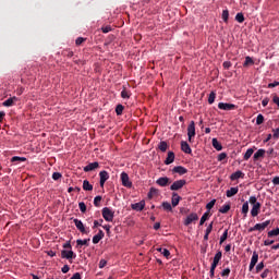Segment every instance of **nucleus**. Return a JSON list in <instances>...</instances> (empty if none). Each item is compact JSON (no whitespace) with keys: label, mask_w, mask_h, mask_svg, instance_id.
<instances>
[{"label":"nucleus","mask_w":279,"mask_h":279,"mask_svg":"<svg viewBox=\"0 0 279 279\" xmlns=\"http://www.w3.org/2000/svg\"><path fill=\"white\" fill-rule=\"evenodd\" d=\"M248 204H251V217H258L260 215V208L262 204L258 202V198L256 196H250Z\"/></svg>","instance_id":"obj_1"},{"label":"nucleus","mask_w":279,"mask_h":279,"mask_svg":"<svg viewBox=\"0 0 279 279\" xmlns=\"http://www.w3.org/2000/svg\"><path fill=\"white\" fill-rule=\"evenodd\" d=\"M102 217L105 221H114V211L110 207L102 208Z\"/></svg>","instance_id":"obj_2"},{"label":"nucleus","mask_w":279,"mask_h":279,"mask_svg":"<svg viewBox=\"0 0 279 279\" xmlns=\"http://www.w3.org/2000/svg\"><path fill=\"white\" fill-rule=\"evenodd\" d=\"M269 223H271V220H266L265 222L262 223H256L254 227L248 229V232H263V230H265Z\"/></svg>","instance_id":"obj_3"},{"label":"nucleus","mask_w":279,"mask_h":279,"mask_svg":"<svg viewBox=\"0 0 279 279\" xmlns=\"http://www.w3.org/2000/svg\"><path fill=\"white\" fill-rule=\"evenodd\" d=\"M121 182L126 189H132V181H130V175L126 172L121 173Z\"/></svg>","instance_id":"obj_4"},{"label":"nucleus","mask_w":279,"mask_h":279,"mask_svg":"<svg viewBox=\"0 0 279 279\" xmlns=\"http://www.w3.org/2000/svg\"><path fill=\"white\" fill-rule=\"evenodd\" d=\"M195 136V121H191L187 126V137L189 142L193 141V137Z\"/></svg>","instance_id":"obj_5"},{"label":"nucleus","mask_w":279,"mask_h":279,"mask_svg":"<svg viewBox=\"0 0 279 279\" xmlns=\"http://www.w3.org/2000/svg\"><path fill=\"white\" fill-rule=\"evenodd\" d=\"M199 219V216H197V214L192 213L190 214L185 219H184V226H191V223H193V221H197Z\"/></svg>","instance_id":"obj_6"},{"label":"nucleus","mask_w":279,"mask_h":279,"mask_svg":"<svg viewBox=\"0 0 279 279\" xmlns=\"http://www.w3.org/2000/svg\"><path fill=\"white\" fill-rule=\"evenodd\" d=\"M99 178H100V186H101V189H104V185L110 179V174H108V171L102 170L99 172Z\"/></svg>","instance_id":"obj_7"},{"label":"nucleus","mask_w":279,"mask_h":279,"mask_svg":"<svg viewBox=\"0 0 279 279\" xmlns=\"http://www.w3.org/2000/svg\"><path fill=\"white\" fill-rule=\"evenodd\" d=\"M186 184V180H178L170 186L171 191H180Z\"/></svg>","instance_id":"obj_8"},{"label":"nucleus","mask_w":279,"mask_h":279,"mask_svg":"<svg viewBox=\"0 0 279 279\" xmlns=\"http://www.w3.org/2000/svg\"><path fill=\"white\" fill-rule=\"evenodd\" d=\"M256 263H258V253L254 251L248 266V271H252L254 267H256Z\"/></svg>","instance_id":"obj_9"},{"label":"nucleus","mask_w":279,"mask_h":279,"mask_svg":"<svg viewBox=\"0 0 279 279\" xmlns=\"http://www.w3.org/2000/svg\"><path fill=\"white\" fill-rule=\"evenodd\" d=\"M218 108L219 110H234L236 106L234 104L219 102Z\"/></svg>","instance_id":"obj_10"},{"label":"nucleus","mask_w":279,"mask_h":279,"mask_svg":"<svg viewBox=\"0 0 279 279\" xmlns=\"http://www.w3.org/2000/svg\"><path fill=\"white\" fill-rule=\"evenodd\" d=\"M95 169H99V162H97V161L85 166L83 168V171H85V173H88V171H95Z\"/></svg>","instance_id":"obj_11"},{"label":"nucleus","mask_w":279,"mask_h":279,"mask_svg":"<svg viewBox=\"0 0 279 279\" xmlns=\"http://www.w3.org/2000/svg\"><path fill=\"white\" fill-rule=\"evenodd\" d=\"M74 225L77 228V230H80V232H82L83 234H86V228L84 227V222H82V220L74 219Z\"/></svg>","instance_id":"obj_12"},{"label":"nucleus","mask_w":279,"mask_h":279,"mask_svg":"<svg viewBox=\"0 0 279 279\" xmlns=\"http://www.w3.org/2000/svg\"><path fill=\"white\" fill-rule=\"evenodd\" d=\"M16 101H19V98H16V96H14V97L7 99L4 102H2V106H4L5 108H10L11 106H14V104H16Z\"/></svg>","instance_id":"obj_13"},{"label":"nucleus","mask_w":279,"mask_h":279,"mask_svg":"<svg viewBox=\"0 0 279 279\" xmlns=\"http://www.w3.org/2000/svg\"><path fill=\"white\" fill-rule=\"evenodd\" d=\"M131 208L133 210H137V213H141V210H143V208H145V201H141L140 203L132 204Z\"/></svg>","instance_id":"obj_14"},{"label":"nucleus","mask_w":279,"mask_h":279,"mask_svg":"<svg viewBox=\"0 0 279 279\" xmlns=\"http://www.w3.org/2000/svg\"><path fill=\"white\" fill-rule=\"evenodd\" d=\"M241 178H245V173H243V171L241 170H238L235 172H233L231 175H230V180L234 181V180H239Z\"/></svg>","instance_id":"obj_15"},{"label":"nucleus","mask_w":279,"mask_h":279,"mask_svg":"<svg viewBox=\"0 0 279 279\" xmlns=\"http://www.w3.org/2000/svg\"><path fill=\"white\" fill-rule=\"evenodd\" d=\"M189 170L182 166H177L172 169L173 173H179V175H184V173H187Z\"/></svg>","instance_id":"obj_16"},{"label":"nucleus","mask_w":279,"mask_h":279,"mask_svg":"<svg viewBox=\"0 0 279 279\" xmlns=\"http://www.w3.org/2000/svg\"><path fill=\"white\" fill-rule=\"evenodd\" d=\"M175 160V154L173 151H169L168 156L165 160V165H171Z\"/></svg>","instance_id":"obj_17"},{"label":"nucleus","mask_w":279,"mask_h":279,"mask_svg":"<svg viewBox=\"0 0 279 279\" xmlns=\"http://www.w3.org/2000/svg\"><path fill=\"white\" fill-rule=\"evenodd\" d=\"M181 149L184 151V154H192L193 150L191 149V146L186 142H181Z\"/></svg>","instance_id":"obj_18"},{"label":"nucleus","mask_w":279,"mask_h":279,"mask_svg":"<svg viewBox=\"0 0 279 279\" xmlns=\"http://www.w3.org/2000/svg\"><path fill=\"white\" fill-rule=\"evenodd\" d=\"M181 199H182V197H180V195H178V193L172 194L171 204H172L173 208H175V206H178V204H180Z\"/></svg>","instance_id":"obj_19"},{"label":"nucleus","mask_w":279,"mask_h":279,"mask_svg":"<svg viewBox=\"0 0 279 279\" xmlns=\"http://www.w3.org/2000/svg\"><path fill=\"white\" fill-rule=\"evenodd\" d=\"M236 193H239V186L235 187H231L230 190H227V197H234V195H236Z\"/></svg>","instance_id":"obj_20"},{"label":"nucleus","mask_w":279,"mask_h":279,"mask_svg":"<svg viewBox=\"0 0 279 279\" xmlns=\"http://www.w3.org/2000/svg\"><path fill=\"white\" fill-rule=\"evenodd\" d=\"M61 256H62V258H66L69 260L71 258H73L75 256V254L73 253V251H62Z\"/></svg>","instance_id":"obj_21"},{"label":"nucleus","mask_w":279,"mask_h":279,"mask_svg":"<svg viewBox=\"0 0 279 279\" xmlns=\"http://www.w3.org/2000/svg\"><path fill=\"white\" fill-rule=\"evenodd\" d=\"M265 157V149L260 148L258 149L254 156H253V160H258L260 158H264Z\"/></svg>","instance_id":"obj_22"},{"label":"nucleus","mask_w":279,"mask_h":279,"mask_svg":"<svg viewBox=\"0 0 279 279\" xmlns=\"http://www.w3.org/2000/svg\"><path fill=\"white\" fill-rule=\"evenodd\" d=\"M211 144L217 151H221V149H223V146H221V143H219V141L215 137L211 140Z\"/></svg>","instance_id":"obj_23"},{"label":"nucleus","mask_w":279,"mask_h":279,"mask_svg":"<svg viewBox=\"0 0 279 279\" xmlns=\"http://www.w3.org/2000/svg\"><path fill=\"white\" fill-rule=\"evenodd\" d=\"M101 239H104V231H99L98 234L94 235L93 238V243L95 245H97V243H99V241H101Z\"/></svg>","instance_id":"obj_24"},{"label":"nucleus","mask_w":279,"mask_h":279,"mask_svg":"<svg viewBox=\"0 0 279 279\" xmlns=\"http://www.w3.org/2000/svg\"><path fill=\"white\" fill-rule=\"evenodd\" d=\"M157 184L159 186H167V184H169V178L167 177H161L157 180Z\"/></svg>","instance_id":"obj_25"},{"label":"nucleus","mask_w":279,"mask_h":279,"mask_svg":"<svg viewBox=\"0 0 279 279\" xmlns=\"http://www.w3.org/2000/svg\"><path fill=\"white\" fill-rule=\"evenodd\" d=\"M248 213H250V202L246 201L242 205V215H244V217H247Z\"/></svg>","instance_id":"obj_26"},{"label":"nucleus","mask_w":279,"mask_h":279,"mask_svg":"<svg viewBox=\"0 0 279 279\" xmlns=\"http://www.w3.org/2000/svg\"><path fill=\"white\" fill-rule=\"evenodd\" d=\"M208 217H210V211H206L202 216L201 221H199V226H204V223H206V221H208Z\"/></svg>","instance_id":"obj_27"},{"label":"nucleus","mask_w":279,"mask_h":279,"mask_svg":"<svg viewBox=\"0 0 279 279\" xmlns=\"http://www.w3.org/2000/svg\"><path fill=\"white\" fill-rule=\"evenodd\" d=\"M83 190L84 191H93V184H90V182H88V180H84L83 181Z\"/></svg>","instance_id":"obj_28"},{"label":"nucleus","mask_w":279,"mask_h":279,"mask_svg":"<svg viewBox=\"0 0 279 279\" xmlns=\"http://www.w3.org/2000/svg\"><path fill=\"white\" fill-rule=\"evenodd\" d=\"M161 206L163 210H167L168 213H171V210H173V207H171V203L169 202H163Z\"/></svg>","instance_id":"obj_29"},{"label":"nucleus","mask_w":279,"mask_h":279,"mask_svg":"<svg viewBox=\"0 0 279 279\" xmlns=\"http://www.w3.org/2000/svg\"><path fill=\"white\" fill-rule=\"evenodd\" d=\"M26 160H27V158L19 157V156H14L11 158V162H25Z\"/></svg>","instance_id":"obj_30"},{"label":"nucleus","mask_w":279,"mask_h":279,"mask_svg":"<svg viewBox=\"0 0 279 279\" xmlns=\"http://www.w3.org/2000/svg\"><path fill=\"white\" fill-rule=\"evenodd\" d=\"M253 155H254L253 148H248V149L246 150V153L244 154V160L251 159Z\"/></svg>","instance_id":"obj_31"},{"label":"nucleus","mask_w":279,"mask_h":279,"mask_svg":"<svg viewBox=\"0 0 279 279\" xmlns=\"http://www.w3.org/2000/svg\"><path fill=\"white\" fill-rule=\"evenodd\" d=\"M158 148L160 149V151H167L169 145L167 144V142H160Z\"/></svg>","instance_id":"obj_32"},{"label":"nucleus","mask_w":279,"mask_h":279,"mask_svg":"<svg viewBox=\"0 0 279 279\" xmlns=\"http://www.w3.org/2000/svg\"><path fill=\"white\" fill-rule=\"evenodd\" d=\"M221 19L225 21V23H228V19H230V12L228 10H223Z\"/></svg>","instance_id":"obj_33"},{"label":"nucleus","mask_w":279,"mask_h":279,"mask_svg":"<svg viewBox=\"0 0 279 279\" xmlns=\"http://www.w3.org/2000/svg\"><path fill=\"white\" fill-rule=\"evenodd\" d=\"M217 98V94L211 92L208 97V104H215V99Z\"/></svg>","instance_id":"obj_34"},{"label":"nucleus","mask_w":279,"mask_h":279,"mask_svg":"<svg viewBox=\"0 0 279 279\" xmlns=\"http://www.w3.org/2000/svg\"><path fill=\"white\" fill-rule=\"evenodd\" d=\"M217 203V199H213L210 201L207 205H206V208H207V213H209L210 210H213V208L215 207V204Z\"/></svg>","instance_id":"obj_35"},{"label":"nucleus","mask_w":279,"mask_h":279,"mask_svg":"<svg viewBox=\"0 0 279 279\" xmlns=\"http://www.w3.org/2000/svg\"><path fill=\"white\" fill-rule=\"evenodd\" d=\"M230 210V204L223 205L220 209L219 213H221L222 215H226V213H228Z\"/></svg>","instance_id":"obj_36"},{"label":"nucleus","mask_w":279,"mask_h":279,"mask_svg":"<svg viewBox=\"0 0 279 279\" xmlns=\"http://www.w3.org/2000/svg\"><path fill=\"white\" fill-rule=\"evenodd\" d=\"M227 239H228V229H226L222 235L220 236V245H222Z\"/></svg>","instance_id":"obj_37"},{"label":"nucleus","mask_w":279,"mask_h":279,"mask_svg":"<svg viewBox=\"0 0 279 279\" xmlns=\"http://www.w3.org/2000/svg\"><path fill=\"white\" fill-rule=\"evenodd\" d=\"M265 121V117H263V114H258L257 118H256V125H263Z\"/></svg>","instance_id":"obj_38"},{"label":"nucleus","mask_w":279,"mask_h":279,"mask_svg":"<svg viewBox=\"0 0 279 279\" xmlns=\"http://www.w3.org/2000/svg\"><path fill=\"white\" fill-rule=\"evenodd\" d=\"M268 236H279V228H276V229H274V230H270L269 232H268Z\"/></svg>","instance_id":"obj_39"},{"label":"nucleus","mask_w":279,"mask_h":279,"mask_svg":"<svg viewBox=\"0 0 279 279\" xmlns=\"http://www.w3.org/2000/svg\"><path fill=\"white\" fill-rule=\"evenodd\" d=\"M250 64H254V60L251 57H245L243 66H250Z\"/></svg>","instance_id":"obj_40"},{"label":"nucleus","mask_w":279,"mask_h":279,"mask_svg":"<svg viewBox=\"0 0 279 279\" xmlns=\"http://www.w3.org/2000/svg\"><path fill=\"white\" fill-rule=\"evenodd\" d=\"M123 110H124L123 105H118V106L116 107V114H118V116L123 114Z\"/></svg>","instance_id":"obj_41"},{"label":"nucleus","mask_w":279,"mask_h":279,"mask_svg":"<svg viewBox=\"0 0 279 279\" xmlns=\"http://www.w3.org/2000/svg\"><path fill=\"white\" fill-rule=\"evenodd\" d=\"M235 21H238V23H243V21H245V16L243 15V13H238L235 15Z\"/></svg>","instance_id":"obj_42"},{"label":"nucleus","mask_w":279,"mask_h":279,"mask_svg":"<svg viewBox=\"0 0 279 279\" xmlns=\"http://www.w3.org/2000/svg\"><path fill=\"white\" fill-rule=\"evenodd\" d=\"M130 96H131V94H130V92H128L126 89H123V90L121 92V97H122V99H130Z\"/></svg>","instance_id":"obj_43"},{"label":"nucleus","mask_w":279,"mask_h":279,"mask_svg":"<svg viewBox=\"0 0 279 279\" xmlns=\"http://www.w3.org/2000/svg\"><path fill=\"white\" fill-rule=\"evenodd\" d=\"M263 269H265V264L263 262H260L256 266V274H259V271H263Z\"/></svg>","instance_id":"obj_44"},{"label":"nucleus","mask_w":279,"mask_h":279,"mask_svg":"<svg viewBox=\"0 0 279 279\" xmlns=\"http://www.w3.org/2000/svg\"><path fill=\"white\" fill-rule=\"evenodd\" d=\"M221 256H222L221 252H217L214 257V263L219 264V260H221Z\"/></svg>","instance_id":"obj_45"},{"label":"nucleus","mask_w":279,"mask_h":279,"mask_svg":"<svg viewBox=\"0 0 279 279\" xmlns=\"http://www.w3.org/2000/svg\"><path fill=\"white\" fill-rule=\"evenodd\" d=\"M101 204V196H96L94 198V206L99 207Z\"/></svg>","instance_id":"obj_46"},{"label":"nucleus","mask_w":279,"mask_h":279,"mask_svg":"<svg viewBox=\"0 0 279 279\" xmlns=\"http://www.w3.org/2000/svg\"><path fill=\"white\" fill-rule=\"evenodd\" d=\"M78 208L81 213H86V204L84 202L78 203Z\"/></svg>","instance_id":"obj_47"},{"label":"nucleus","mask_w":279,"mask_h":279,"mask_svg":"<svg viewBox=\"0 0 279 279\" xmlns=\"http://www.w3.org/2000/svg\"><path fill=\"white\" fill-rule=\"evenodd\" d=\"M76 245H78L81 247H82V245H88V240H77Z\"/></svg>","instance_id":"obj_48"},{"label":"nucleus","mask_w":279,"mask_h":279,"mask_svg":"<svg viewBox=\"0 0 279 279\" xmlns=\"http://www.w3.org/2000/svg\"><path fill=\"white\" fill-rule=\"evenodd\" d=\"M228 158V155L226 153H221L218 155V161L221 162V160H226Z\"/></svg>","instance_id":"obj_49"},{"label":"nucleus","mask_w":279,"mask_h":279,"mask_svg":"<svg viewBox=\"0 0 279 279\" xmlns=\"http://www.w3.org/2000/svg\"><path fill=\"white\" fill-rule=\"evenodd\" d=\"M162 256H165V258H169V256H171V252H169V250L163 248V252H161Z\"/></svg>","instance_id":"obj_50"},{"label":"nucleus","mask_w":279,"mask_h":279,"mask_svg":"<svg viewBox=\"0 0 279 279\" xmlns=\"http://www.w3.org/2000/svg\"><path fill=\"white\" fill-rule=\"evenodd\" d=\"M106 265H108V262L106 259H100L99 269H104V267H106Z\"/></svg>","instance_id":"obj_51"},{"label":"nucleus","mask_w":279,"mask_h":279,"mask_svg":"<svg viewBox=\"0 0 279 279\" xmlns=\"http://www.w3.org/2000/svg\"><path fill=\"white\" fill-rule=\"evenodd\" d=\"M62 178V174L60 172H53L52 180H60Z\"/></svg>","instance_id":"obj_52"},{"label":"nucleus","mask_w":279,"mask_h":279,"mask_svg":"<svg viewBox=\"0 0 279 279\" xmlns=\"http://www.w3.org/2000/svg\"><path fill=\"white\" fill-rule=\"evenodd\" d=\"M268 104H269V98H264L263 100H262V106L264 107V108H267V106H268Z\"/></svg>","instance_id":"obj_53"},{"label":"nucleus","mask_w":279,"mask_h":279,"mask_svg":"<svg viewBox=\"0 0 279 279\" xmlns=\"http://www.w3.org/2000/svg\"><path fill=\"white\" fill-rule=\"evenodd\" d=\"M101 31L104 32V34H108L109 32H112V27L105 26V27L101 28Z\"/></svg>","instance_id":"obj_54"},{"label":"nucleus","mask_w":279,"mask_h":279,"mask_svg":"<svg viewBox=\"0 0 279 279\" xmlns=\"http://www.w3.org/2000/svg\"><path fill=\"white\" fill-rule=\"evenodd\" d=\"M210 232H213V222H210L209 226L207 227L205 234H210Z\"/></svg>","instance_id":"obj_55"},{"label":"nucleus","mask_w":279,"mask_h":279,"mask_svg":"<svg viewBox=\"0 0 279 279\" xmlns=\"http://www.w3.org/2000/svg\"><path fill=\"white\" fill-rule=\"evenodd\" d=\"M267 276H269V269H265L262 275H260V278L265 279L267 278Z\"/></svg>","instance_id":"obj_56"},{"label":"nucleus","mask_w":279,"mask_h":279,"mask_svg":"<svg viewBox=\"0 0 279 279\" xmlns=\"http://www.w3.org/2000/svg\"><path fill=\"white\" fill-rule=\"evenodd\" d=\"M276 86H279L278 81H275L274 83L268 84V88H276Z\"/></svg>","instance_id":"obj_57"},{"label":"nucleus","mask_w":279,"mask_h":279,"mask_svg":"<svg viewBox=\"0 0 279 279\" xmlns=\"http://www.w3.org/2000/svg\"><path fill=\"white\" fill-rule=\"evenodd\" d=\"M101 223H104V219H100L99 221L95 220L94 221V228H98V226H101Z\"/></svg>","instance_id":"obj_58"},{"label":"nucleus","mask_w":279,"mask_h":279,"mask_svg":"<svg viewBox=\"0 0 279 279\" xmlns=\"http://www.w3.org/2000/svg\"><path fill=\"white\" fill-rule=\"evenodd\" d=\"M274 134L272 137L278 138L279 137V128L272 130Z\"/></svg>","instance_id":"obj_59"},{"label":"nucleus","mask_w":279,"mask_h":279,"mask_svg":"<svg viewBox=\"0 0 279 279\" xmlns=\"http://www.w3.org/2000/svg\"><path fill=\"white\" fill-rule=\"evenodd\" d=\"M272 184H274L275 186H279V177H275V178L272 179Z\"/></svg>","instance_id":"obj_60"},{"label":"nucleus","mask_w":279,"mask_h":279,"mask_svg":"<svg viewBox=\"0 0 279 279\" xmlns=\"http://www.w3.org/2000/svg\"><path fill=\"white\" fill-rule=\"evenodd\" d=\"M221 276H230V268L223 269Z\"/></svg>","instance_id":"obj_61"},{"label":"nucleus","mask_w":279,"mask_h":279,"mask_svg":"<svg viewBox=\"0 0 279 279\" xmlns=\"http://www.w3.org/2000/svg\"><path fill=\"white\" fill-rule=\"evenodd\" d=\"M71 279H82V276L80 275V272H75Z\"/></svg>","instance_id":"obj_62"},{"label":"nucleus","mask_w":279,"mask_h":279,"mask_svg":"<svg viewBox=\"0 0 279 279\" xmlns=\"http://www.w3.org/2000/svg\"><path fill=\"white\" fill-rule=\"evenodd\" d=\"M272 101H274V104H276V105L278 106V108H279V97H278V96H274Z\"/></svg>","instance_id":"obj_63"},{"label":"nucleus","mask_w":279,"mask_h":279,"mask_svg":"<svg viewBox=\"0 0 279 279\" xmlns=\"http://www.w3.org/2000/svg\"><path fill=\"white\" fill-rule=\"evenodd\" d=\"M84 38L83 37H78L77 39H76V45H82V43H84Z\"/></svg>","instance_id":"obj_64"}]
</instances>
